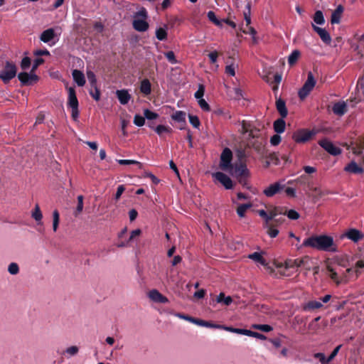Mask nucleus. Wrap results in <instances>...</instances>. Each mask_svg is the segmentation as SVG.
I'll use <instances>...</instances> for the list:
<instances>
[{
	"label": "nucleus",
	"mask_w": 364,
	"mask_h": 364,
	"mask_svg": "<svg viewBox=\"0 0 364 364\" xmlns=\"http://www.w3.org/2000/svg\"><path fill=\"white\" fill-rule=\"evenodd\" d=\"M232 159V153L229 148H225L220 155V167L223 171H228L232 168L231 163Z\"/></svg>",
	"instance_id": "423d86ee"
},
{
	"label": "nucleus",
	"mask_w": 364,
	"mask_h": 364,
	"mask_svg": "<svg viewBox=\"0 0 364 364\" xmlns=\"http://www.w3.org/2000/svg\"><path fill=\"white\" fill-rule=\"evenodd\" d=\"M31 60L28 57H24L21 62V68L22 70H26L31 66Z\"/></svg>",
	"instance_id": "13d9d810"
},
{
	"label": "nucleus",
	"mask_w": 364,
	"mask_h": 364,
	"mask_svg": "<svg viewBox=\"0 0 364 364\" xmlns=\"http://www.w3.org/2000/svg\"><path fill=\"white\" fill-rule=\"evenodd\" d=\"M213 177L220 182L225 189H232L233 188V183L232 179L225 173L218 171L213 173Z\"/></svg>",
	"instance_id": "9d476101"
},
{
	"label": "nucleus",
	"mask_w": 364,
	"mask_h": 364,
	"mask_svg": "<svg viewBox=\"0 0 364 364\" xmlns=\"http://www.w3.org/2000/svg\"><path fill=\"white\" fill-rule=\"evenodd\" d=\"M223 329L227 331H229V332L235 333L237 334L245 335V336H249L250 331V330H247V329L237 328H233L231 326H224Z\"/></svg>",
	"instance_id": "2f4dec72"
},
{
	"label": "nucleus",
	"mask_w": 364,
	"mask_h": 364,
	"mask_svg": "<svg viewBox=\"0 0 364 364\" xmlns=\"http://www.w3.org/2000/svg\"><path fill=\"white\" fill-rule=\"evenodd\" d=\"M83 196L80 195L77 196V205L75 210V215L80 213L83 209Z\"/></svg>",
	"instance_id": "5fc2aeb1"
},
{
	"label": "nucleus",
	"mask_w": 364,
	"mask_h": 364,
	"mask_svg": "<svg viewBox=\"0 0 364 364\" xmlns=\"http://www.w3.org/2000/svg\"><path fill=\"white\" fill-rule=\"evenodd\" d=\"M252 328L264 332H269L273 329L271 326L267 324H255L252 326Z\"/></svg>",
	"instance_id": "a18cd8bd"
},
{
	"label": "nucleus",
	"mask_w": 364,
	"mask_h": 364,
	"mask_svg": "<svg viewBox=\"0 0 364 364\" xmlns=\"http://www.w3.org/2000/svg\"><path fill=\"white\" fill-rule=\"evenodd\" d=\"M258 214L264 220V228L267 229V233L269 236L272 238L276 237L279 234V230H272V228L271 227H272V225L269 223V213H267L264 210H259Z\"/></svg>",
	"instance_id": "0eeeda50"
},
{
	"label": "nucleus",
	"mask_w": 364,
	"mask_h": 364,
	"mask_svg": "<svg viewBox=\"0 0 364 364\" xmlns=\"http://www.w3.org/2000/svg\"><path fill=\"white\" fill-rule=\"evenodd\" d=\"M282 141L279 134H274L270 138V143L272 146H277Z\"/></svg>",
	"instance_id": "680f3d73"
},
{
	"label": "nucleus",
	"mask_w": 364,
	"mask_h": 364,
	"mask_svg": "<svg viewBox=\"0 0 364 364\" xmlns=\"http://www.w3.org/2000/svg\"><path fill=\"white\" fill-rule=\"evenodd\" d=\"M314 357L318 359L321 364H328L330 363L328 358H326L323 353H316L314 355Z\"/></svg>",
	"instance_id": "de8ad7c7"
},
{
	"label": "nucleus",
	"mask_w": 364,
	"mask_h": 364,
	"mask_svg": "<svg viewBox=\"0 0 364 364\" xmlns=\"http://www.w3.org/2000/svg\"><path fill=\"white\" fill-rule=\"evenodd\" d=\"M323 307V304L320 301H309L304 306V311H313L314 309H321Z\"/></svg>",
	"instance_id": "7c9ffc66"
},
{
	"label": "nucleus",
	"mask_w": 364,
	"mask_h": 364,
	"mask_svg": "<svg viewBox=\"0 0 364 364\" xmlns=\"http://www.w3.org/2000/svg\"><path fill=\"white\" fill-rule=\"evenodd\" d=\"M285 219L283 217L277 218L272 220V230H277V228L284 222Z\"/></svg>",
	"instance_id": "6e6d98bb"
},
{
	"label": "nucleus",
	"mask_w": 364,
	"mask_h": 364,
	"mask_svg": "<svg viewBox=\"0 0 364 364\" xmlns=\"http://www.w3.org/2000/svg\"><path fill=\"white\" fill-rule=\"evenodd\" d=\"M60 222V214L57 210H55L53 213V229L54 232H56L58 228Z\"/></svg>",
	"instance_id": "a19ab883"
},
{
	"label": "nucleus",
	"mask_w": 364,
	"mask_h": 364,
	"mask_svg": "<svg viewBox=\"0 0 364 364\" xmlns=\"http://www.w3.org/2000/svg\"><path fill=\"white\" fill-rule=\"evenodd\" d=\"M234 171L238 182L242 186H245L247 178L250 176V171L247 169L246 164L243 162H240L239 164H236Z\"/></svg>",
	"instance_id": "39448f33"
},
{
	"label": "nucleus",
	"mask_w": 364,
	"mask_h": 364,
	"mask_svg": "<svg viewBox=\"0 0 364 364\" xmlns=\"http://www.w3.org/2000/svg\"><path fill=\"white\" fill-rule=\"evenodd\" d=\"M343 12V6L338 5L331 14V23L332 24L339 23L341 21V18Z\"/></svg>",
	"instance_id": "5701e85b"
},
{
	"label": "nucleus",
	"mask_w": 364,
	"mask_h": 364,
	"mask_svg": "<svg viewBox=\"0 0 364 364\" xmlns=\"http://www.w3.org/2000/svg\"><path fill=\"white\" fill-rule=\"evenodd\" d=\"M149 298L158 303L161 304H166L168 301V299L167 297L164 296L162 294H161L158 290L156 289H152L149 292Z\"/></svg>",
	"instance_id": "f3484780"
},
{
	"label": "nucleus",
	"mask_w": 364,
	"mask_h": 364,
	"mask_svg": "<svg viewBox=\"0 0 364 364\" xmlns=\"http://www.w3.org/2000/svg\"><path fill=\"white\" fill-rule=\"evenodd\" d=\"M93 88H95V91L93 92L92 90H90V95L93 97V99H95L96 101H99L100 99V90L97 88V86L95 87H92Z\"/></svg>",
	"instance_id": "69168bd1"
},
{
	"label": "nucleus",
	"mask_w": 364,
	"mask_h": 364,
	"mask_svg": "<svg viewBox=\"0 0 364 364\" xmlns=\"http://www.w3.org/2000/svg\"><path fill=\"white\" fill-rule=\"evenodd\" d=\"M145 123V117L144 116H141L140 114H136L134 117V124L138 127H141Z\"/></svg>",
	"instance_id": "3c124183"
},
{
	"label": "nucleus",
	"mask_w": 364,
	"mask_h": 364,
	"mask_svg": "<svg viewBox=\"0 0 364 364\" xmlns=\"http://www.w3.org/2000/svg\"><path fill=\"white\" fill-rule=\"evenodd\" d=\"M43 63H44V60L41 58H38L35 59L33 66H32V68H31V73H35V71L38 68V66L42 65Z\"/></svg>",
	"instance_id": "e2e57ef3"
},
{
	"label": "nucleus",
	"mask_w": 364,
	"mask_h": 364,
	"mask_svg": "<svg viewBox=\"0 0 364 364\" xmlns=\"http://www.w3.org/2000/svg\"><path fill=\"white\" fill-rule=\"evenodd\" d=\"M247 257L250 259H252L253 261L259 263L260 264L263 266L267 265V263L266 262V259L262 257V253L260 252H253L252 254H250Z\"/></svg>",
	"instance_id": "cd10ccee"
},
{
	"label": "nucleus",
	"mask_w": 364,
	"mask_h": 364,
	"mask_svg": "<svg viewBox=\"0 0 364 364\" xmlns=\"http://www.w3.org/2000/svg\"><path fill=\"white\" fill-rule=\"evenodd\" d=\"M311 26L313 28V30L319 36V37L324 43L327 45H329L331 43V37L328 32L325 28H320L314 25V23L311 24Z\"/></svg>",
	"instance_id": "ddd939ff"
},
{
	"label": "nucleus",
	"mask_w": 364,
	"mask_h": 364,
	"mask_svg": "<svg viewBox=\"0 0 364 364\" xmlns=\"http://www.w3.org/2000/svg\"><path fill=\"white\" fill-rule=\"evenodd\" d=\"M276 97V108L279 115L282 118H286L288 115V110L286 106V102L284 100L280 97H277V95H275Z\"/></svg>",
	"instance_id": "2eb2a0df"
},
{
	"label": "nucleus",
	"mask_w": 364,
	"mask_h": 364,
	"mask_svg": "<svg viewBox=\"0 0 364 364\" xmlns=\"http://www.w3.org/2000/svg\"><path fill=\"white\" fill-rule=\"evenodd\" d=\"M251 127H252V125L250 123L247 122L246 121L243 120L242 122V127H241V130H240L241 134H248L249 131H250Z\"/></svg>",
	"instance_id": "864d4df0"
},
{
	"label": "nucleus",
	"mask_w": 364,
	"mask_h": 364,
	"mask_svg": "<svg viewBox=\"0 0 364 364\" xmlns=\"http://www.w3.org/2000/svg\"><path fill=\"white\" fill-rule=\"evenodd\" d=\"M138 17H142L144 19H146L148 17L146 9L142 7L139 11L135 13L134 18H138Z\"/></svg>",
	"instance_id": "bf43d9fd"
},
{
	"label": "nucleus",
	"mask_w": 364,
	"mask_h": 364,
	"mask_svg": "<svg viewBox=\"0 0 364 364\" xmlns=\"http://www.w3.org/2000/svg\"><path fill=\"white\" fill-rule=\"evenodd\" d=\"M301 53L299 50H294L291 52L288 58V63L289 65H294L299 60Z\"/></svg>",
	"instance_id": "473e14b6"
},
{
	"label": "nucleus",
	"mask_w": 364,
	"mask_h": 364,
	"mask_svg": "<svg viewBox=\"0 0 364 364\" xmlns=\"http://www.w3.org/2000/svg\"><path fill=\"white\" fill-rule=\"evenodd\" d=\"M8 271L11 274H13V275L17 274L19 272L18 265L15 262L11 263L9 265Z\"/></svg>",
	"instance_id": "603ef678"
},
{
	"label": "nucleus",
	"mask_w": 364,
	"mask_h": 364,
	"mask_svg": "<svg viewBox=\"0 0 364 364\" xmlns=\"http://www.w3.org/2000/svg\"><path fill=\"white\" fill-rule=\"evenodd\" d=\"M87 77L91 85V87L97 86V79L95 73L91 70L87 71Z\"/></svg>",
	"instance_id": "c03bdc74"
},
{
	"label": "nucleus",
	"mask_w": 364,
	"mask_h": 364,
	"mask_svg": "<svg viewBox=\"0 0 364 364\" xmlns=\"http://www.w3.org/2000/svg\"><path fill=\"white\" fill-rule=\"evenodd\" d=\"M364 237L363 234L358 230L351 228L347 230L342 236L341 238L347 237L354 242H357Z\"/></svg>",
	"instance_id": "9b49d317"
},
{
	"label": "nucleus",
	"mask_w": 364,
	"mask_h": 364,
	"mask_svg": "<svg viewBox=\"0 0 364 364\" xmlns=\"http://www.w3.org/2000/svg\"><path fill=\"white\" fill-rule=\"evenodd\" d=\"M72 75L74 81L77 83V85L80 87L83 86L86 81L84 73L79 70H73L72 72Z\"/></svg>",
	"instance_id": "412c9836"
},
{
	"label": "nucleus",
	"mask_w": 364,
	"mask_h": 364,
	"mask_svg": "<svg viewBox=\"0 0 364 364\" xmlns=\"http://www.w3.org/2000/svg\"><path fill=\"white\" fill-rule=\"evenodd\" d=\"M144 117L149 120H152L156 119L159 115L156 112H154L148 109H144Z\"/></svg>",
	"instance_id": "09e8293b"
},
{
	"label": "nucleus",
	"mask_w": 364,
	"mask_h": 364,
	"mask_svg": "<svg viewBox=\"0 0 364 364\" xmlns=\"http://www.w3.org/2000/svg\"><path fill=\"white\" fill-rule=\"evenodd\" d=\"M32 218L35 219L36 221L38 222L42 220L43 215L38 204H36L34 210L32 212Z\"/></svg>",
	"instance_id": "79ce46f5"
},
{
	"label": "nucleus",
	"mask_w": 364,
	"mask_h": 364,
	"mask_svg": "<svg viewBox=\"0 0 364 364\" xmlns=\"http://www.w3.org/2000/svg\"><path fill=\"white\" fill-rule=\"evenodd\" d=\"M68 106L71 108L78 107V100L76 97L75 90L73 87H70L68 89Z\"/></svg>",
	"instance_id": "4be33fe9"
},
{
	"label": "nucleus",
	"mask_w": 364,
	"mask_h": 364,
	"mask_svg": "<svg viewBox=\"0 0 364 364\" xmlns=\"http://www.w3.org/2000/svg\"><path fill=\"white\" fill-rule=\"evenodd\" d=\"M252 207V203H245L240 205L237 208V213L240 218H243L247 209Z\"/></svg>",
	"instance_id": "c9c22d12"
},
{
	"label": "nucleus",
	"mask_w": 364,
	"mask_h": 364,
	"mask_svg": "<svg viewBox=\"0 0 364 364\" xmlns=\"http://www.w3.org/2000/svg\"><path fill=\"white\" fill-rule=\"evenodd\" d=\"M216 301L218 303H223L226 306H229L232 302V299L231 296H225V294L221 292L216 298Z\"/></svg>",
	"instance_id": "72a5a7b5"
},
{
	"label": "nucleus",
	"mask_w": 364,
	"mask_h": 364,
	"mask_svg": "<svg viewBox=\"0 0 364 364\" xmlns=\"http://www.w3.org/2000/svg\"><path fill=\"white\" fill-rule=\"evenodd\" d=\"M302 246L310 247L319 251L337 252L338 246L333 238L326 235H313L305 239Z\"/></svg>",
	"instance_id": "f257e3e1"
},
{
	"label": "nucleus",
	"mask_w": 364,
	"mask_h": 364,
	"mask_svg": "<svg viewBox=\"0 0 364 364\" xmlns=\"http://www.w3.org/2000/svg\"><path fill=\"white\" fill-rule=\"evenodd\" d=\"M186 114L183 111L178 110L173 113L171 116V119L178 123L185 124Z\"/></svg>",
	"instance_id": "c85d7f7f"
},
{
	"label": "nucleus",
	"mask_w": 364,
	"mask_h": 364,
	"mask_svg": "<svg viewBox=\"0 0 364 364\" xmlns=\"http://www.w3.org/2000/svg\"><path fill=\"white\" fill-rule=\"evenodd\" d=\"M119 164L120 165H131V164H136L138 166L139 168H143V164L135 160H129V159H119L117 160Z\"/></svg>",
	"instance_id": "4c0bfd02"
},
{
	"label": "nucleus",
	"mask_w": 364,
	"mask_h": 364,
	"mask_svg": "<svg viewBox=\"0 0 364 364\" xmlns=\"http://www.w3.org/2000/svg\"><path fill=\"white\" fill-rule=\"evenodd\" d=\"M273 128L276 133L282 134L285 131L286 122L284 118L280 117L275 120L273 123Z\"/></svg>",
	"instance_id": "393cba45"
},
{
	"label": "nucleus",
	"mask_w": 364,
	"mask_h": 364,
	"mask_svg": "<svg viewBox=\"0 0 364 364\" xmlns=\"http://www.w3.org/2000/svg\"><path fill=\"white\" fill-rule=\"evenodd\" d=\"M116 95L122 105H127L132 97L128 90L124 89L117 90Z\"/></svg>",
	"instance_id": "aec40b11"
},
{
	"label": "nucleus",
	"mask_w": 364,
	"mask_h": 364,
	"mask_svg": "<svg viewBox=\"0 0 364 364\" xmlns=\"http://www.w3.org/2000/svg\"><path fill=\"white\" fill-rule=\"evenodd\" d=\"M327 271L329 272L328 276L336 284V285H339L341 283H347L348 279L347 275L344 274L342 277H338L337 272L331 267V266H327Z\"/></svg>",
	"instance_id": "4468645a"
},
{
	"label": "nucleus",
	"mask_w": 364,
	"mask_h": 364,
	"mask_svg": "<svg viewBox=\"0 0 364 364\" xmlns=\"http://www.w3.org/2000/svg\"><path fill=\"white\" fill-rule=\"evenodd\" d=\"M17 67L13 61L6 60L0 71V79L4 84L9 83L16 76Z\"/></svg>",
	"instance_id": "f03ea898"
},
{
	"label": "nucleus",
	"mask_w": 364,
	"mask_h": 364,
	"mask_svg": "<svg viewBox=\"0 0 364 364\" xmlns=\"http://www.w3.org/2000/svg\"><path fill=\"white\" fill-rule=\"evenodd\" d=\"M165 57L167 58L169 63L171 64H176L177 60L176 59L175 54L173 51H168L164 53Z\"/></svg>",
	"instance_id": "4d7b16f0"
},
{
	"label": "nucleus",
	"mask_w": 364,
	"mask_h": 364,
	"mask_svg": "<svg viewBox=\"0 0 364 364\" xmlns=\"http://www.w3.org/2000/svg\"><path fill=\"white\" fill-rule=\"evenodd\" d=\"M240 2L246 3V11H244V17L246 22L247 26H248L251 23L250 18V9H251V2L248 0H239Z\"/></svg>",
	"instance_id": "c756f323"
},
{
	"label": "nucleus",
	"mask_w": 364,
	"mask_h": 364,
	"mask_svg": "<svg viewBox=\"0 0 364 364\" xmlns=\"http://www.w3.org/2000/svg\"><path fill=\"white\" fill-rule=\"evenodd\" d=\"M318 144L332 156H338L341 154V149L327 139L320 140Z\"/></svg>",
	"instance_id": "6e6552de"
},
{
	"label": "nucleus",
	"mask_w": 364,
	"mask_h": 364,
	"mask_svg": "<svg viewBox=\"0 0 364 364\" xmlns=\"http://www.w3.org/2000/svg\"><path fill=\"white\" fill-rule=\"evenodd\" d=\"M313 20L318 25H323L325 18L323 12L320 10L316 11L313 16Z\"/></svg>",
	"instance_id": "f704fd0d"
},
{
	"label": "nucleus",
	"mask_w": 364,
	"mask_h": 364,
	"mask_svg": "<svg viewBox=\"0 0 364 364\" xmlns=\"http://www.w3.org/2000/svg\"><path fill=\"white\" fill-rule=\"evenodd\" d=\"M364 149V143L360 144H357L356 146L353 148V154L356 155L363 154V150Z\"/></svg>",
	"instance_id": "338daca9"
},
{
	"label": "nucleus",
	"mask_w": 364,
	"mask_h": 364,
	"mask_svg": "<svg viewBox=\"0 0 364 364\" xmlns=\"http://www.w3.org/2000/svg\"><path fill=\"white\" fill-rule=\"evenodd\" d=\"M282 214L284 213L281 211V208L279 207H275L273 210L269 212V223H271L272 220L275 219V218L279 215Z\"/></svg>",
	"instance_id": "37998d69"
},
{
	"label": "nucleus",
	"mask_w": 364,
	"mask_h": 364,
	"mask_svg": "<svg viewBox=\"0 0 364 364\" xmlns=\"http://www.w3.org/2000/svg\"><path fill=\"white\" fill-rule=\"evenodd\" d=\"M284 188V185H282L279 183L277 182L273 184H271L267 188H265L263 191L264 194L267 197H272L274 195L279 193Z\"/></svg>",
	"instance_id": "f8f14e48"
},
{
	"label": "nucleus",
	"mask_w": 364,
	"mask_h": 364,
	"mask_svg": "<svg viewBox=\"0 0 364 364\" xmlns=\"http://www.w3.org/2000/svg\"><path fill=\"white\" fill-rule=\"evenodd\" d=\"M316 134L314 130L299 129L292 134V139L296 144H304L310 141Z\"/></svg>",
	"instance_id": "7ed1b4c3"
},
{
	"label": "nucleus",
	"mask_w": 364,
	"mask_h": 364,
	"mask_svg": "<svg viewBox=\"0 0 364 364\" xmlns=\"http://www.w3.org/2000/svg\"><path fill=\"white\" fill-rule=\"evenodd\" d=\"M188 119H189L190 123L192 124V126L194 128H196V129L199 128V127L200 125V122L199 118L197 116L189 114Z\"/></svg>",
	"instance_id": "49530a36"
},
{
	"label": "nucleus",
	"mask_w": 364,
	"mask_h": 364,
	"mask_svg": "<svg viewBox=\"0 0 364 364\" xmlns=\"http://www.w3.org/2000/svg\"><path fill=\"white\" fill-rule=\"evenodd\" d=\"M55 37V31L53 28H48L42 32L40 39L43 43H48Z\"/></svg>",
	"instance_id": "bb28decb"
},
{
	"label": "nucleus",
	"mask_w": 364,
	"mask_h": 364,
	"mask_svg": "<svg viewBox=\"0 0 364 364\" xmlns=\"http://www.w3.org/2000/svg\"><path fill=\"white\" fill-rule=\"evenodd\" d=\"M156 37L159 41H165L167 38V31L164 28H159L156 31Z\"/></svg>",
	"instance_id": "58836bf2"
},
{
	"label": "nucleus",
	"mask_w": 364,
	"mask_h": 364,
	"mask_svg": "<svg viewBox=\"0 0 364 364\" xmlns=\"http://www.w3.org/2000/svg\"><path fill=\"white\" fill-rule=\"evenodd\" d=\"M207 16L210 21L213 23L215 25L221 27L222 26V21H220L217 18L215 13L213 11H210L207 14Z\"/></svg>",
	"instance_id": "ea45409f"
},
{
	"label": "nucleus",
	"mask_w": 364,
	"mask_h": 364,
	"mask_svg": "<svg viewBox=\"0 0 364 364\" xmlns=\"http://www.w3.org/2000/svg\"><path fill=\"white\" fill-rule=\"evenodd\" d=\"M315 85L316 80L314 75L311 72H309L306 81L298 92L299 98L304 100L314 89Z\"/></svg>",
	"instance_id": "20e7f679"
},
{
	"label": "nucleus",
	"mask_w": 364,
	"mask_h": 364,
	"mask_svg": "<svg viewBox=\"0 0 364 364\" xmlns=\"http://www.w3.org/2000/svg\"><path fill=\"white\" fill-rule=\"evenodd\" d=\"M198 105L200 108L204 111H210V107L207 102L204 99H200L198 100Z\"/></svg>",
	"instance_id": "774afa93"
},
{
	"label": "nucleus",
	"mask_w": 364,
	"mask_h": 364,
	"mask_svg": "<svg viewBox=\"0 0 364 364\" xmlns=\"http://www.w3.org/2000/svg\"><path fill=\"white\" fill-rule=\"evenodd\" d=\"M203 326L207 327V328H219V329H223V327H224V326H223V325L213 323L210 321H204Z\"/></svg>",
	"instance_id": "0e129e2a"
},
{
	"label": "nucleus",
	"mask_w": 364,
	"mask_h": 364,
	"mask_svg": "<svg viewBox=\"0 0 364 364\" xmlns=\"http://www.w3.org/2000/svg\"><path fill=\"white\" fill-rule=\"evenodd\" d=\"M155 132L159 135L161 136L164 133H171L173 132L172 129L168 126L165 125H158L155 128Z\"/></svg>",
	"instance_id": "e433bc0d"
},
{
	"label": "nucleus",
	"mask_w": 364,
	"mask_h": 364,
	"mask_svg": "<svg viewBox=\"0 0 364 364\" xmlns=\"http://www.w3.org/2000/svg\"><path fill=\"white\" fill-rule=\"evenodd\" d=\"M18 78L22 86L33 85L38 80V75L34 73H31V71L29 73L26 72L18 73Z\"/></svg>",
	"instance_id": "1a4fd4ad"
},
{
	"label": "nucleus",
	"mask_w": 364,
	"mask_h": 364,
	"mask_svg": "<svg viewBox=\"0 0 364 364\" xmlns=\"http://www.w3.org/2000/svg\"><path fill=\"white\" fill-rule=\"evenodd\" d=\"M204 92H205L204 86L203 85H200L198 90L195 92L194 96L196 99H198V100L203 99Z\"/></svg>",
	"instance_id": "052dcab7"
},
{
	"label": "nucleus",
	"mask_w": 364,
	"mask_h": 364,
	"mask_svg": "<svg viewBox=\"0 0 364 364\" xmlns=\"http://www.w3.org/2000/svg\"><path fill=\"white\" fill-rule=\"evenodd\" d=\"M140 92L144 95H149L151 92V84L150 81L145 78L141 81L140 87H139Z\"/></svg>",
	"instance_id": "a878e982"
},
{
	"label": "nucleus",
	"mask_w": 364,
	"mask_h": 364,
	"mask_svg": "<svg viewBox=\"0 0 364 364\" xmlns=\"http://www.w3.org/2000/svg\"><path fill=\"white\" fill-rule=\"evenodd\" d=\"M133 28L139 32H144L149 28V23L146 19L134 18Z\"/></svg>",
	"instance_id": "6ab92c4d"
},
{
	"label": "nucleus",
	"mask_w": 364,
	"mask_h": 364,
	"mask_svg": "<svg viewBox=\"0 0 364 364\" xmlns=\"http://www.w3.org/2000/svg\"><path fill=\"white\" fill-rule=\"evenodd\" d=\"M333 112L339 117L344 115L348 111V107L345 102H337L332 107Z\"/></svg>",
	"instance_id": "dca6fc26"
},
{
	"label": "nucleus",
	"mask_w": 364,
	"mask_h": 364,
	"mask_svg": "<svg viewBox=\"0 0 364 364\" xmlns=\"http://www.w3.org/2000/svg\"><path fill=\"white\" fill-rule=\"evenodd\" d=\"M344 170L347 172L355 174H360L364 171L363 168L358 166L355 161H351L350 164H348L345 167Z\"/></svg>",
	"instance_id": "b1692460"
},
{
	"label": "nucleus",
	"mask_w": 364,
	"mask_h": 364,
	"mask_svg": "<svg viewBox=\"0 0 364 364\" xmlns=\"http://www.w3.org/2000/svg\"><path fill=\"white\" fill-rule=\"evenodd\" d=\"M284 215H287V216L290 220H297L300 217L299 213L293 209H291V210H288L287 213H284Z\"/></svg>",
	"instance_id": "8fccbe9b"
},
{
	"label": "nucleus",
	"mask_w": 364,
	"mask_h": 364,
	"mask_svg": "<svg viewBox=\"0 0 364 364\" xmlns=\"http://www.w3.org/2000/svg\"><path fill=\"white\" fill-rule=\"evenodd\" d=\"M310 261V257L309 256H305L302 258H297L295 259L292 262V264H287L288 267H293L294 266H296L297 267H303L306 268V269H310V266L309 264Z\"/></svg>",
	"instance_id": "a211bd4d"
}]
</instances>
